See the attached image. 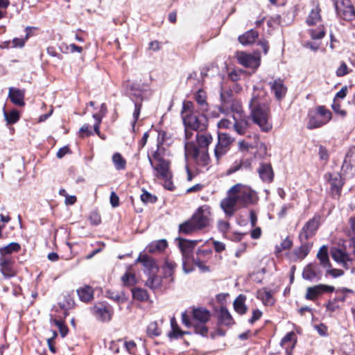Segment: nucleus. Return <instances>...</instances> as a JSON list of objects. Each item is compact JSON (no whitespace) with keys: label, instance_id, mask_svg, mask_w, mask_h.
<instances>
[{"label":"nucleus","instance_id":"f257e3e1","mask_svg":"<svg viewBox=\"0 0 355 355\" xmlns=\"http://www.w3.org/2000/svg\"><path fill=\"white\" fill-rule=\"evenodd\" d=\"M257 96H254L250 103V117L253 122L259 125L263 132H269L272 128L270 121V110L269 101L263 98L264 91L257 89Z\"/></svg>","mask_w":355,"mask_h":355},{"label":"nucleus","instance_id":"f03ea898","mask_svg":"<svg viewBox=\"0 0 355 355\" xmlns=\"http://www.w3.org/2000/svg\"><path fill=\"white\" fill-rule=\"evenodd\" d=\"M183 122L185 126V156L187 157H195L198 151L193 143V130H204L206 127L205 118L203 115L198 116L196 113L183 115Z\"/></svg>","mask_w":355,"mask_h":355},{"label":"nucleus","instance_id":"7ed1b4c3","mask_svg":"<svg viewBox=\"0 0 355 355\" xmlns=\"http://www.w3.org/2000/svg\"><path fill=\"white\" fill-rule=\"evenodd\" d=\"M243 198V186L236 184L228 190L227 196L221 200L220 207L225 215L230 217L241 208Z\"/></svg>","mask_w":355,"mask_h":355},{"label":"nucleus","instance_id":"20e7f679","mask_svg":"<svg viewBox=\"0 0 355 355\" xmlns=\"http://www.w3.org/2000/svg\"><path fill=\"white\" fill-rule=\"evenodd\" d=\"M20 250L21 245L17 242L0 247V271L4 277L9 278L16 275V270L13 267L15 261L12 254L18 252Z\"/></svg>","mask_w":355,"mask_h":355},{"label":"nucleus","instance_id":"39448f33","mask_svg":"<svg viewBox=\"0 0 355 355\" xmlns=\"http://www.w3.org/2000/svg\"><path fill=\"white\" fill-rule=\"evenodd\" d=\"M148 159L151 166L154 168L155 176L157 178L168 180L171 179V174L169 171V162L165 160L157 151L155 152L152 157L148 155Z\"/></svg>","mask_w":355,"mask_h":355},{"label":"nucleus","instance_id":"423d86ee","mask_svg":"<svg viewBox=\"0 0 355 355\" xmlns=\"http://www.w3.org/2000/svg\"><path fill=\"white\" fill-rule=\"evenodd\" d=\"M192 218L200 230L209 227L212 221L211 208L208 205L199 207Z\"/></svg>","mask_w":355,"mask_h":355},{"label":"nucleus","instance_id":"0eeeda50","mask_svg":"<svg viewBox=\"0 0 355 355\" xmlns=\"http://www.w3.org/2000/svg\"><path fill=\"white\" fill-rule=\"evenodd\" d=\"M337 14L343 19L352 21L355 18V10L349 0H340L335 3Z\"/></svg>","mask_w":355,"mask_h":355},{"label":"nucleus","instance_id":"6e6552de","mask_svg":"<svg viewBox=\"0 0 355 355\" xmlns=\"http://www.w3.org/2000/svg\"><path fill=\"white\" fill-rule=\"evenodd\" d=\"M320 223V217L315 216L309 220L302 227L300 233V239L301 241H306L313 236L318 228Z\"/></svg>","mask_w":355,"mask_h":355},{"label":"nucleus","instance_id":"1a4fd4ad","mask_svg":"<svg viewBox=\"0 0 355 355\" xmlns=\"http://www.w3.org/2000/svg\"><path fill=\"white\" fill-rule=\"evenodd\" d=\"M342 172L346 178H352L355 175V148L351 149L345 156Z\"/></svg>","mask_w":355,"mask_h":355},{"label":"nucleus","instance_id":"9d476101","mask_svg":"<svg viewBox=\"0 0 355 355\" xmlns=\"http://www.w3.org/2000/svg\"><path fill=\"white\" fill-rule=\"evenodd\" d=\"M335 290L332 286L318 284L307 288L305 298L309 300H315L324 293H332Z\"/></svg>","mask_w":355,"mask_h":355},{"label":"nucleus","instance_id":"9b49d317","mask_svg":"<svg viewBox=\"0 0 355 355\" xmlns=\"http://www.w3.org/2000/svg\"><path fill=\"white\" fill-rule=\"evenodd\" d=\"M261 64V55L257 51L253 53L245 54V74H252L256 71Z\"/></svg>","mask_w":355,"mask_h":355},{"label":"nucleus","instance_id":"f8f14e48","mask_svg":"<svg viewBox=\"0 0 355 355\" xmlns=\"http://www.w3.org/2000/svg\"><path fill=\"white\" fill-rule=\"evenodd\" d=\"M94 315L103 322H107L111 320L112 315V310L109 306L103 304L95 305L92 308Z\"/></svg>","mask_w":355,"mask_h":355},{"label":"nucleus","instance_id":"ddd939ff","mask_svg":"<svg viewBox=\"0 0 355 355\" xmlns=\"http://www.w3.org/2000/svg\"><path fill=\"white\" fill-rule=\"evenodd\" d=\"M193 143L198 148V151H199V148H207L208 146L211 143L212 141V137L210 134L205 133V134H199L193 133ZM200 155V152H198V155L195 157L196 160L198 159V157Z\"/></svg>","mask_w":355,"mask_h":355},{"label":"nucleus","instance_id":"4468645a","mask_svg":"<svg viewBox=\"0 0 355 355\" xmlns=\"http://www.w3.org/2000/svg\"><path fill=\"white\" fill-rule=\"evenodd\" d=\"M135 263H141L148 272L149 275L151 273H156L158 271V266L155 261L145 254H140L135 261Z\"/></svg>","mask_w":355,"mask_h":355},{"label":"nucleus","instance_id":"2eb2a0df","mask_svg":"<svg viewBox=\"0 0 355 355\" xmlns=\"http://www.w3.org/2000/svg\"><path fill=\"white\" fill-rule=\"evenodd\" d=\"M270 85L271 91L274 93L277 100L280 101L284 98L287 92V87L284 85L282 79L278 78L273 82H270Z\"/></svg>","mask_w":355,"mask_h":355},{"label":"nucleus","instance_id":"dca6fc26","mask_svg":"<svg viewBox=\"0 0 355 355\" xmlns=\"http://www.w3.org/2000/svg\"><path fill=\"white\" fill-rule=\"evenodd\" d=\"M8 97L10 101L18 106L24 105V91L15 87H10Z\"/></svg>","mask_w":355,"mask_h":355},{"label":"nucleus","instance_id":"f3484780","mask_svg":"<svg viewBox=\"0 0 355 355\" xmlns=\"http://www.w3.org/2000/svg\"><path fill=\"white\" fill-rule=\"evenodd\" d=\"M258 173L263 182L270 183L273 180L274 173L270 164H262L258 169Z\"/></svg>","mask_w":355,"mask_h":355},{"label":"nucleus","instance_id":"a211bd4d","mask_svg":"<svg viewBox=\"0 0 355 355\" xmlns=\"http://www.w3.org/2000/svg\"><path fill=\"white\" fill-rule=\"evenodd\" d=\"M302 277L304 279L312 281L320 277V272L314 263H309L303 270Z\"/></svg>","mask_w":355,"mask_h":355},{"label":"nucleus","instance_id":"6ab92c4d","mask_svg":"<svg viewBox=\"0 0 355 355\" xmlns=\"http://www.w3.org/2000/svg\"><path fill=\"white\" fill-rule=\"evenodd\" d=\"M253 141L250 144L245 141V150H251L252 154H256L259 150H262L265 152L266 147L265 146L260 142L259 137L257 135H254L252 138Z\"/></svg>","mask_w":355,"mask_h":355},{"label":"nucleus","instance_id":"aec40b11","mask_svg":"<svg viewBox=\"0 0 355 355\" xmlns=\"http://www.w3.org/2000/svg\"><path fill=\"white\" fill-rule=\"evenodd\" d=\"M331 257L336 262L342 263L344 266L351 261L349 254L340 249L332 250Z\"/></svg>","mask_w":355,"mask_h":355},{"label":"nucleus","instance_id":"412c9836","mask_svg":"<svg viewBox=\"0 0 355 355\" xmlns=\"http://www.w3.org/2000/svg\"><path fill=\"white\" fill-rule=\"evenodd\" d=\"M257 297L260 299L265 305H272L275 302L271 291L266 288H263L257 291Z\"/></svg>","mask_w":355,"mask_h":355},{"label":"nucleus","instance_id":"4be33fe9","mask_svg":"<svg viewBox=\"0 0 355 355\" xmlns=\"http://www.w3.org/2000/svg\"><path fill=\"white\" fill-rule=\"evenodd\" d=\"M145 284L152 290H158L162 288V277L156 275L155 273H151L149 275Z\"/></svg>","mask_w":355,"mask_h":355},{"label":"nucleus","instance_id":"5701e85b","mask_svg":"<svg viewBox=\"0 0 355 355\" xmlns=\"http://www.w3.org/2000/svg\"><path fill=\"white\" fill-rule=\"evenodd\" d=\"M77 293L79 298L83 302H89L93 299L94 291L92 287L89 286H85L77 290Z\"/></svg>","mask_w":355,"mask_h":355},{"label":"nucleus","instance_id":"b1692460","mask_svg":"<svg viewBox=\"0 0 355 355\" xmlns=\"http://www.w3.org/2000/svg\"><path fill=\"white\" fill-rule=\"evenodd\" d=\"M193 319L202 323H205L209 320L210 313L207 310L205 309L197 308L193 310Z\"/></svg>","mask_w":355,"mask_h":355},{"label":"nucleus","instance_id":"393cba45","mask_svg":"<svg viewBox=\"0 0 355 355\" xmlns=\"http://www.w3.org/2000/svg\"><path fill=\"white\" fill-rule=\"evenodd\" d=\"M317 257L320 260V265L324 268H330V262L328 256L327 247L322 245L317 254Z\"/></svg>","mask_w":355,"mask_h":355},{"label":"nucleus","instance_id":"a878e982","mask_svg":"<svg viewBox=\"0 0 355 355\" xmlns=\"http://www.w3.org/2000/svg\"><path fill=\"white\" fill-rule=\"evenodd\" d=\"M107 112V107L106 105L103 103L101 106V110L99 113L98 114H94L93 118L95 119L96 122L94 125V132L100 136V124L101 123L102 118L105 116V113Z\"/></svg>","mask_w":355,"mask_h":355},{"label":"nucleus","instance_id":"bb28decb","mask_svg":"<svg viewBox=\"0 0 355 355\" xmlns=\"http://www.w3.org/2000/svg\"><path fill=\"white\" fill-rule=\"evenodd\" d=\"M180 232L184 234H190L200 230L197 227L196 223L193 218L181 224L179 227Z\"/></svg>","mask_w":355,"mask_h":355},{"label":"nucleus","instance_id":"cd10ccee","mask_svg":"<svg viewBox=\"0 0 355 355\" xmlns=\"http://www.w3.org/2000/svg\"><path fill=\"white\" fill-rule=\"evenodd\" d=\"M123 284L125 286H132L137 283V278L135 273L129 267L125 273L121 277Z\"/></svg>","mask_w":355,"mask_h":355},{"label":"nucleus","instance_id":"c85d7f7f","mask_svg":"<svg viewBox=\"0 0 355 355\" xmlns=\"http://www.w3.org/2000/svg\"><path fill=\"white\" fill-rule=\"evenodd\" d=\"M301 241L302 243L300 247L295 251V254L297 258L302 259L307 256L309 253L312 244L311 243Z\"/></svg>","mask_w":355,"mask_h":355},{"label":"nucleus","instance_id":"c756f323","mask_svg":"<svg viewBox=\"0 0 355 355\" xmlns=\"http://www.w3.org/2000/svg\"><path fill=\"white\" fill-rule=\"evenodd\" d=\"M196 244L197 241L180 239L179 241V245L182 252L183 256H187L189 252L196 246Z\"/></svg>","mask_w":355,"mask_h":355},{"label":"nucleus","instance_id":"7c9ffc66","mask_svg":"<svg viewBox=\"0 0 355 355\" xmlns=\"http://www.w3.org/2000/svg\"><path fill=\"white\" fill-rule=\"evenodd\" d=\"M326 124L324 120L320 117L318 113L315 115H310L309 121L307 123V128L309 129H314L320 128Z\"/></svg>","mask_w":355,"mask_h":355},{"label":"nucleus","instance_id":"2f4dec72","mask_svg":"<svg viewBox=\"0 0 355 355\" xmlns=\"http://www.w3.org/2000/svg\"><path fill=\"white\" fill-rule=\"evenodd\" d=\"M167 246V243L165 240H159L153 242L148 246V250L151 253L159 252L164 250Z\"/></svg>","mask_w":355,"mask_h":355},{"label":"nucleus","instance_id":"473e14b6","mask_svg":"<svg viewBox=\"0 0 355 355\" xmlns=\"http://www.w3.org/2000/svg\"><path fill=\"white\" fill-rule=\"evenodd\" d=\"M320 20V8L318 6H315L309 13L306 22L309 26L315 24Z\"/></svg>","mask_w":355,"mask_h":355},{"label":"nucleus","instance_id":"72a5a7b5","mask_svg":"<svg viewBox=\"0 0 355 355\" xmlns=\"http://www.w3.org/2000/svg\"><path fill=\"white\" fill-rule=\"evenodd\" d=\"M112 162L116 170L120 171L125 168L126 161L120 153H115L112 155Z\"/></svg>","mask_w":355,"mask_h":355},{"label":"nucleus","instance_id":"f704fd0d","mask_svg":"<svg viewBox=\"0 0 355 355\" xmlns=\"http://www.w3.org/2000/svg\"><path fill=\"white\" fill-rule=\"evenodd\" d=\"M132 297L135 300L144 302L148 299V294L146 290L141 288H135L132 289Z\"/></svg>","mask_w":355,"mask_h":355},{"label":"nucleus","instance_id":"c9c22d12","mask_svg":"<svg viewBox=\"0 0 355 355\" xmlns=\"http://www.w3.org/2000/svg\"><path fill=\"white\" fill-rule=\"evenodd\" d=\"M329 184L331 187V189L333 190V191L338 193L343 186V181L341 177L338 174L331 175L329 178Z\"/></svg>","mask_w":355,"mask_h":355},{"label":"nucleus","instance_id":"e433bc0d","mask_svg":"<svg viewBox=\"0 0 355 355\" xmlns=\"http://www.w3.org/2000/svg\"><path fill=\"white\" fill-rule=\"evenodd\" d=\"M218 319L219 322L224 325H230L232 322L231 315L225 307H221L218 315Z\"/></svg>","mask_w":355,"mask_h":355},{"label":"nucleus","instance_id":"4c0bfd02","mask_svg":"<svg viewBox=\"0 0 355 355\" xmlns=\"http://www.w3.org/2000/svg\"><path fill=\"white\" fill-rule=\"evenodd\" d=\"M175 268L176 264L173 261L168 259L166 260L162 268L164 277L167 278L172 277Z\"/></svg>","mask_w":355,"mask_h":355},{"label":"nucleus","instance_id":"58836bf2","mask_svg":"<svg viewBox=\"0 0 355 355\" xmlns=\"http://www.w3.org/2000/svg\"><path fill=\"white\" fill-rule=\"evenodd\" d=\"M259 200L257 192L252 190L250 187H245V204H254Z\"/></svg>","mask_w":355,"mask_h":355},{"label":"nucleus","instance_id":"ea45409f","mask_svg":"<svg viewBox=\"0 0 355 355\" xmlns=\"http://www.w3.org/2000/svg\"><path fill=\"white\" fill-rule=\"evenodd\" d=\"M3 115L8 124H13L19 119V114L16 110H12L10 112L4 110Z\"/></svg>","mask_w":355,"mask_h":355},{"label":"nucleus","instance_id":"a19ab883","mask_svg":"<svg viewBox=\"0 0 355 355\" xmlns=\"http://www.w3.org/2000/svg\"><path fill=\"white\" fill-rule=\"evenodd\" d=\"M232 142V138L228 136L226 133L218 132V144L227 148H230V146Z\"/></svg>","mask_w":355,"mask_h":355},{"label":"nucleus","instance_id":"79ce46f5","mask_svg":"<svg viewBox=\"0 0 355 355\" xmlns=\"http://www.w3.org/2000/svg\"><path fill=\"white\" fill-rule=\"evenodd\" d=\"M295 334L293 332L288 333L282 340V346H288L293 348L295 345Z\"/></svg>","mask_w":355,"mask_h":355},{"label":"nucleus","instance_id":"37998d69","mask_svg":"<svg viewBox=\"0 0 355 355\" xmlns=\"http://www.w3.org/2000/svg\"><path fill=\"white\" fill-rule=\"evenodd\" d=\"M171 324L172 331L168 334L169 337L178 338L185 334V332L182 331L179 329L174 318H172L171 320Z\"/></svg>","mask_w":355,"mask_h":355},{"label":"nucleus","instance_id":"c03bdc74","mask_svg":"<svg viewBox=\"0 0 355 355\" xmlns=\"http://www.w3.org/2000/svg\"><path fill=\"white\" fill-rule=\"evenodd\" d=\"M318 114L324 120L326 123L331 119V112L323 106H320L317 109Z\"/></svg>","mask_w":355,"mask_h":355},{"label":"nucleus","instance_id":"a18cd8bd","mask_svg":"<svg viewBox=\"0 0 355 355\" xmlns=\"http://www.w3.org/2000/svg\"><path fill=\"white\" fill-rule=\"evenodd\" d=\"M147 334L150 336H157L160 335L161 330L157 322H150L147 327Z\"/></svg>","mask_w":355,"mask_h":355},{"label":"nucleus","instance_id":"49530a36","mask_svg":"<svg viewBox=\"0 0 355 355\" xmlns=\"http://www.w3.org/2000/svg\"><path fill=\"white\" fill-rule=\"evenodd\" d=\"M234 307L235 311L240 313H244V297L240 295L234 302Z\"/></svg>","mask_w":355,"mask_h":355},{"label":"nucleus","instance_id":"de8ad7c7","mask_svg":"<svg viewBox=\"0 0 355 355\" xmlns=\"http://www.w3.org/2000/svg\"><path fill=\"white\" fill-rule=\"evenodd\" d=\"M107 296L109 298H110L119 303L124 302L126 300L125 295L122 292L119 293V292H114V291H107Z\"/></svg>","mask_w":355,"mask_h":355},{"label":"nucleus","instance_id":"09e8293b","mask_svg":"<svg viewBox=\"0 0 355 355\" xmlns=\"http://www.w3.org/2000/svg\"><path fill=\"white\" fill-rule=\"evenodd\" d=\"M193 113H195L193 103L191 101H184L182 106V116L183 117V115H187Z\"/></svg>","mask_w":355,"mask_h":355},{"label":"nucleus","instance_id":"8fccbe9b","mask_svg":"<svg viewBox=\"0 0 355 355\" xmlns=\"http://www.w3.org/2000/svg\"><path fill=\"white\" fill-rule=\"evenodd\" d=\"M196 101L200 105H201L202 107L203 110L206 109V107H207L206 96H205V93L203 91L199 90L196 93Z\"/></svg>","mask_w":355,"mask_h":355},{"label":"nucleus","instance_id":"3c124183","mask_svg":"<svg viewBox=\"0 0 355 355\" xmlns=\"http://www.w3.org/2000/svg\"><path fill=\"white\" fill-rule=\"evenodd\" d=\"M259 33L254 30H250L245 33V44H252L258 38Z\"/></svg>","mask_w":355,"mask_h":355},{"label":"nucleus","instance_id":"603ef678","mask_svg":"<svg viewBox=\"0 0 355 355\" xmlns=\"http://www.w3.org/2000/svg\"><path fill=\"white\" fill-rule=\"evenodd\" d=\"M310 34L313 40H320L324 36L325 32L322 28H318L310 30Z\"/></svg>","mask_w":355,"mask_h":355},{"label":"nucleus","instance_id":"864d4df0","mask_svg":"<svg viewBox=\"0 0 355 355\" xmlns=\"http://www.w3.org/2000/svg\"><path fill=\"white\" fill-rule=\"evenodd\" d=\"M228 150V148L222 147V146L217 144L214 149V155L216 159L218 161L223 155L227 153Z\"/></svg>","mask_w":355,"mask_h":355},{"label":"nucleus","instance_id":"5fc2aeb1","mask_svg":"<svg viewBox=\"0 0 355 355\" xmlns=\"http://www.w3.org/2000/svg\"><path fill=\"white\" fill-rule=\"evenodd\" d=\"M292 241L288 238H286L280 244L276 247L277 252H280L282 250L289 249L292 246Z\"/></svg>","mask_w":355,"mask_h":355},{"label":"nucleus","instance_id":"6e6d98bb","mask_svg":"<svg viewBox=\"0 0 355 355\" xmlns=\"http://www.w3.org/2000/svg\"><path fill=\"white\" fill-rule=\"evenodd\" d=\"M349 223L352 233V247L353 248V254L355 255V216L350 218Z\"/></svg>","mask_w":355,"mask_h":355},{"label":"nucleus","instance_id":"4d7b16f0","mask_svg":"<svg viewBox=\"0 0 355 355\" xmlns=\"http://www.w3.org/2000/svg\"><path fill=\"white\" fill-rule=\"evenodd\" d=\"M141 200L145 203H153L156 201V198L150 193L144 191L141 195Z\"/></svg>","mask_w":355,"mask_h":355},{"label":"nucleus","instance_id":"13d9d810","mask_svg":"<svg viewBox=\"0 0 355 355\" xmlns=\"http://www.w3.org/2000/svg\"><path fill=\"white\" fill-rule=\"evenodd\" d=\"M349 69L345 62H342L340 67L336 70V75L339 77L343 76L349 73Z\"/></svg>","mask_w":355,"mask_h":355},{"label":"nucleus","instance_id":"bf43d9fd","mask_svg":"<svg viewBox=\"0 0 355 355\" xmlns=\"http://www.w3.org/2000/svg\"><path fill=\"white\" fill-rule=\"evenodd\" d=\"M53 322L59 328L60 333L62 337H64L68 333V329L64 326L62 321L54 320Z\"/></svg>","mask_w":355,"mask_h":355},{"label":"nucleus","instance_id":"052dcab7","mask_svg":"<svg viewBox=\"0 0 355 355\" xmlns=\"http://www.w3.org/2000/svg\"><path fill=\"white\" fill-rule=\"evenodd\" d=\"M243 166V161L240 160L239 162H235L227 170V174L230 175L233 173L236 172L239 169L241 168Z\"/></svg>","mask_w":355,"mask_h":355},{"label":"nucleus","instance_id":"680f3d73","mask_svg":"<svg viewBox=\"0 0 355 355\" xmlns=\"http://www.w3.org/2000/svg\"><path fill=\"white\" fill-rule=\"evenodd\" d=\"M92 134L88 124H84L80 129L79 135L81 137H87Z\"/></svg>","mask_w":355,"mask_h":355},{"label":"nucleus","instance_id":"e2e57ef3","mask_svg":"<svg viewBox=\"0 0 355 355\" xmlns=\"http://www.w3.org/2000/svg\"><path fill=\"white\" fill-rule=\"evenodd\" d=\"M262 315V312L259 309H254L251 318L248 320L249 323L254 324Z\"/></svg>","mask_w":355,"mask_h":355},{"label":"nucleus","instance_id":"0e129e2a","mask_svg":"<svg viewBox=\"0 0 355 355\" xmlns=\"http://www.w3.org/2000/svg\"><path fill=\"white\" fill-rule=\"evenodd\" d=\"M331 107L335 112L338 113L340 116H345L346 115V112L341 109L340 105L337 103L335 99L334 100V103L332 104Z\"/></svg>","mask_w":355,"mask_h":355},{"label":"nucleus","instance_id":"69168bd1","mask_svg":"<svg viewBox=\"0 0 355 355\" xmlns=\"http://www.w3.org/2000/svg\"><path fill=\"white\" fill-rule=\"evenodd\" d=\"M110 204L113 207H116L119 204V198L115 192H112L110 197Z\"/></svg>","mask_w":355,"mask_h":355},{"label":"nucleus","instance_id":"338daca9","mask_svg":"<svg viewBox=\"0 0 355 355\" xmlns=\"http://www.w3.org/2000/svg\"><path fill=\"white\" fill-rule=\"evenodd\" d=\"M253 229L250 232V236L253 239H259L261 235V230L259 227H252Z\"/></svg>","mask_w":355,"mask_h":355},{"label":"nucleus","instance_id":"774afa93","mask_svg":"<svg viewBox=\"0 0 355 355\" xmlns=\"http://www.w3.org/2000/svg\"><path fill=\"white\" fill-rule=\"evenodd\" d=\"M315 328L320 336H325L327 335V328L324 324H320L316 325Z\"/></svg>","mask_w":355,"mask_h":355}]
</instances>
